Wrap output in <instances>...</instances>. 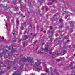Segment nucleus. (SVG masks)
Here are the masks:
<instances>
[{
	"instance_id": "obj_1",
	"label": "nucleus",
	"mask_w": 75,
	"mask_h": 75,
	"mask_svg": "<svg viewBox=\"0 0 75 75\" xmlns=\"http://www.w3.org/2000/svg\"><path fill=\"white\" fill-rule=\"evenodd\" d=\"M19 75L17 73V72H14V74L12 75Z\"/></svg>"
},
{
	"instance_id": "obj_2",
	"label": "nucleus",
	"mask_w": 75,
	"mask_h": 75,
	"mask_svg": "<svg viewBox=\"0 0 75 75\" xmlns=\"http://www.w3.org/2000/svg\"><path fill=\"white\" fill-rule=\"evenodd\" d=\"M26 61V59L24 57L23 58V61Z\"/></svg>"
},
{
	"instance_id": "obj_3",
	"label": "nucleus",
	"mask_w": 75,
	"mask_h": 75,
	"mask_svg": "<svg viewBox=\"0 0 75 75\" xmlns=\"http://www.w3.org/2000/svg\"><path fill=\"white\" fill-rule=\"evenodd\" d=\"M16 23L17 24H19V21L18 20H16Z\"/></svg>"
},
{
	"instance_id": "obj_4",
	"label": "nucleus",
	"mask_w": 75,
	"mask_h": 75,
	"mask_svg": "<svg viewBox=\"0 0 75 75\" xmlns=\"http://www.w3.org/2000/svg\"><path fill=\"white\" fill-rule=\"evenodd\" d=\"M54 75H58V73H54Z\"/></svg>"
},
{
	"instance_id": "obj_5",
	"label": "nucleus",
	"mask_w": 75,
	"mask_h": 75,
	"mask_svg": "<svg viewBox=\"0 0 75 75\" xmlns=\"http://www.w3.org/2000/svg\"><path fill=\"white\" fill-rule=\"evenodd\" d=\"M25 27V24H24L23 25V26H22L21 28H23V27Z\"/></svg>"
},
{
	"instance_id": "obj_6",
	"label": "nucleus",
	"mask_w": 75,
	"mask_h": 75,
	"mask_svg": "<svg viewBox=\"0 0 75 75\" xmlns=\"http://www.w3.org/2000/svg\"><path fill=\"white\" fill-rule=\"evenodd\" d=\"M45 49L46 50V51H48V47H45Z\"/></svg>"
},
{
	"instance_id": "obj_7",
	"label": "nucleus",
	"mask_w": 75,
	"mask_h": 75,
	"mask_svg": "<svg viewBox=\"0 0 75 75\" xmlns=\"http://www.w3.org/2000/svg\"><path fill=\"white\" fill-rule=\"evenodd\" d=\"M46 71L47 72H48V69H46Z\"/></svg>"
},
{
	"instance_id": "obj_8",
	"label": "nucleus",
	"mask_w": 75,
	"mask_h": 75,
	"mask_svg": "<svg viewBox=\"0 0 75 75\" xmlns=\"http://www.w3.org/2000/svg\"><path fill=\"white\" fill-rule=\"evenodd\" d=\"M15 10H18V8H17V7H16L15 8Z\"/></svg>"
},
{
	"instance_id": "obj_9",
	"label": "nucleus",
	"mask_w": 75,
	"mask_h": 75,
	"mask_svg": "<svg viewBox=\"0 0 75 75\" xmlns=\"http://www.w3.org/2000/svg\"><path fill=\"white\" fill-rule=\"evenodd\" d=\"M51 74L52 75H54V74H53V71H52V72H51Z\"/></svg>"
},
{
	"instance_id": "obj_10",
	"label": "nucleus",
	"mask_w": 75,
	"mask_h": 75,
	"mask_svg": "<svg viewBox=\"0 0 75 75\" xmlns=\"http://www.w3.org/2000/svg\"><path fill=\"white\" fill-rule=\"evenodd\" d=\"M68 17V16L67 15H66L65 16V18H67V17Z\"/></svg>"
},
{
	"instance_id": "obj_11",
	"label": "nucleus",
	"mask_w": 75,
	"mask_h": 75,
	"mask_svg": "<svg viewBox=\"0 0 75 75\" xmlns=\"http://www.w3.org/2000/svg\"><path fill=\"white\" fill-rule=\"evenodd\" d=\"M50 29H52V26H50Z\"/></svg>"
},
{
	"instance_id": "obj_12",
	"label": "nucleus",
	"mask_w": 75,
	"mask_h": 75,
	"mask_svg": "<svg viewBox=\"0 0 75 75\" xmlns=\"http://www.w3.org/2000/svg\"><path fill=\"white\" fill-rule=\"evenodd\" d=\"M2 39H4V37H2Z\"/></svg>"
},
{
	"instance_id": "obj_13",
	"label": "nucleus",
	"mask_w": 75,
	"mask_h": 75,
	"mask_svg": "<svg viewBox=\"0 0 75 75\" xmlns=\"http://www.w3.org/2000/svg\"><path fill=\"white\" fill-rule=\"evenodd\" d=\"M59 21H61V20L60 19V20H59Z\"/></svg>"
},
{
	"instance_id": "obj_14",
	"label": "nucleus",
	"mask_w": 75,
	"mask_h": 75,
	"mask_svg": "<svg viewBox=\"0 0 75 75\" xmlns=\"http://www.w3.org/2000/svg\"><path fill=\"white\" fill-rule=\"evenodd\" d=\"M46 11H47V10H48V9H46Z\"/></svg>"
},
{
	"instance_id": "obj_15",
	"label": "nucleus",
	"mask_w": 75,
	"mask_h": 75,
	"mask_svg": "<svg viewBox=\"0 0 75 75\" xmlns=\"http://www.w3.org/2000/svg\"><path fill=\"white\" fill-rule=\"evenodd\" d=\"M37 69H38H38H39V68H38Z\"/></svg>"
},
{
	"instance_id": "obj_16",
	"label": "nucleus",
	"mask_w": 75,
	"mask_h": 75,
	"mask_svg": "<svg viewBox=\"0 0 75 75\" xmlns=\"http://www.w3.org/2000/svg\"><path fill=\"white\" fill-rule=\"evenodd\" d=\"M54 32V31H53V32H52V33Z\"/></svg>"
},
{
	"instance_id": "obj_17",
	"label": "nucleus",
	"mask_w": 75,
	"mask_h": 75,
	"mask_svg": "<svg viewBox=\"0 0 75 75\" xmlns=\"http://www.w3.org/2000/svg\"><path fill=\"white\" fill-rule=\"evenodd\" d=\"M74 56H75V54H74Z\"/></svg>"
},
{
	"instance_id": "obj_18",
	"label": "nucleus",
	"mask_w": 75,
	"mask_h": 75,
	"mask_svg": "<svg viewBox=\"0 0 75 75\" xmlns=\"http://www.w3.org/2000/svg\"><path fill=\"white\" fill-rule=\"evenodd\" d=\"M71 69H72V68H71Z\"/></svg>"
},
{
	"instance_id": "obj_19",
	"label": "nucleus",
	"mask_w": 75,
	"mask_h": 75,
	"mask_svg": "<svg viewBox=\"0 0 75 75\" xmlns=\"http://www.w3.org/2000/svg\"><path fill=\"white\" fill-rule=\"evenodd\" d=\"M51 53H50V54H51Z\"/></svg>"
},
{
	"instance_id": "obj_20",
	"label": "nucleus",
	"mask_w": 75,
	"mask_h": 75,
	"mask_svg": "<svg viewBox=\"0 0 75 75\" xmlns=\"http://www.w3.org/2000/svg\"><path fill=\"white\" fill-rule=\"evenodd\" d=\"M68 41V40H67V41Z\"/></svg>"
}]
</instances>
